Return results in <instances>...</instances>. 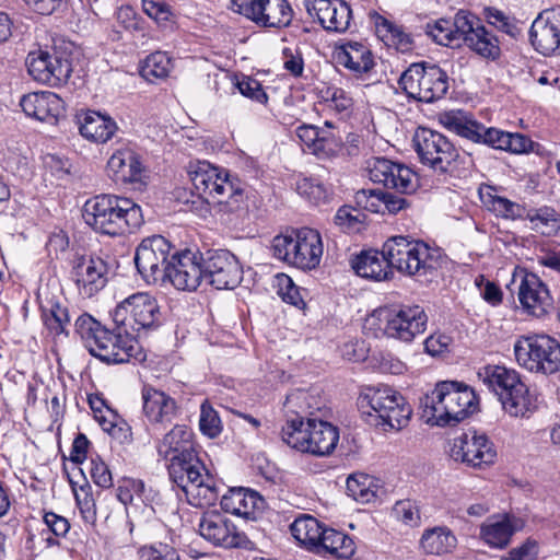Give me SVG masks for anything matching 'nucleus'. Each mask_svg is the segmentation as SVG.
Wrapping results in <instances>:
<instances>
[{"label":"nucleus","instance_id":"nucleus-57","mask_svg":"<svg viewBox=\"0 0 560 560\" xmlns=\"http://www.w3.org/2000/svg\"><path fill=\"white\" fill-rule=\"evenodd\" d=\"M491 207L494 212L505 219H524L526 208L501 196L491 197Z\"/></svg>","mask_w":560,"mask_h":560},{"label":"nucleus","instance_id":"nucleus-47","mask_svg":"<svg viewBox=\"0 0 560 560\" xmlns=\"http://www.w3.org/2000/svg\"><path fill=\"white\" fill-rule=\"evenodd\" d=\"M381 490L378 480L364 472H355L347 479L348 494L360 503H370Z\"/></svg>","mask_w":560,"mask_h":560},{"label":"nucleus","instance_id":"nucleus-27","mask_svg":"<svg viewBox=\"0 0 560 560\" xmlns=\"http://www.w3.org/2000/svg\"><path fill=\"white\" fill-rule=\"evenodd\" d=\"M72 276L80 294L91 298L106 285L108 265L102 257L82 256L75 261Z\"/></svg>","mask_w":560,"mask_h":560},{"label":"nucleus","instance_id":"nucleus-38","mask_svg":"<svg viewBox=\"0 0 560 560\" xmlns=\"http://www.w3.org/2000/svg\"><path fill=\"white\" fill-rule=\"evenodd\" d=\"M79 130L82 137L97 143L107 142L116 132V122L107 115L88 110L78 115Z\"/></svg>","mask_w":560,"mask_h":560},{"label":"nucleus","instance_id":"nucleus-31","mask_svg":"<svg viewBox=\"0 0 560 560\" xmlns=\"http://www.w3.org/2000/svg\"><path fill=\"white\" fill-rule=\"evenodd\" d=\"M20 105L32 118L55 125L65 113L63 101L54 92H35L24 95Z\"/></svg>","mask_w":560,"mask_h":560},{"label":"nucleus","instance_id":"nucleus-20","mask_svg":"<svg viewBox=\"0 0 560 560\" xmlns=\"http://www.w3.org/2000/svg\"><path fill=\"white\" fill-rule=\"evenodd\" d=\"M450 455L467 466L481 467L494 462L497 451L485 433L469 430L453 439Z\"/></svg>","mask_w":560,"mask_h":560},{"label":"nucleus","instance_id":"nucleus-62","mask_svg":"<svg viewBox=\"0 0 560 560\" xmlns=\"http://www.w3.org/2000/svg\"><path fill=\"white\" fill-rule=\"evenodd\" d=\"M236 86L242 95L258 103L264 104L268 100V96L262 90L261 84L256 79L244 77L236 83Z\"/></svg>","mask_w":560,"mask_h":560},{"label":"nucleus","instance_id":"nucleus-46","mask_svg":"<svg viewBox=\"0 0 560 560\" xmlns=\"http://www.w3.org/2000/svg\"><path fill=\"white\" fill-rule=\"evenodd\" d=\"M287 420L300 418L304 421V415H311L314 410H319V400L310 390L296 388L287 395L283 404Z\"/></svg>","mask_w":560,"mask_h":560},{"label":"nucleus","instance_id":"nucleus-4","mask_svg":"<svg viewBox=\"0 0 560 560\" xmlns=\"http://www.w3.org/2000/svg\"><path fill=\"white\" fill-rule=\"evenodd\" d=\"M187 173L194 191L206 202L221 206L222 211L234 212L244 202V185L229 171L198 160L188 164Z\"/></svg>","mask_w":560,"mask_h":560},{"label":"nucleus","instance_id":"nucleus-14","mask_svg":"<svg viewBox=\"0 0 560 560\" xmlns=\"http://www.w3.org/2000/svg\"><path fill=\"white\" fill-rule=\"evenodd\" d=\"M399 88L418 102L433 103L448 91V75L436 65L411 63L400 75Z\"/></svg>","mask_w":560,"mask_h":560},{"label":"nucleus","instance_id":"nucleus-25","mask_svg":"<svg viewBox=\"0 0 560 560\" xmlns=\"http://www.w3.org/2000/svg\"><path fill=\"white\" fill-rule=\"evenodd\" d=\"M517 296L523 311L537 318L553 310L550 290L536 273H524L518 285Z\"/></svg>","mask_w":560,"mask_h":560},{"label":"nucleus","instance_id":"nucleus-10","mask_svg":"<svg viewBox=\"0 0 560 560\" xmlns=\"http://www.w3.org/2000/svg\"><path fill=\"white\" fill-rule=\"evenodd\" d=\"M420 162L439 174H452L471 162L470 155L460 153L443 133L419 127L412 139Z\"/></svg>","mask_w":560,"mask_h":560},{"label":"nucleus","instance_id":"nucleus-32","mask_svg":"<svg viewBox=\"0 0 560 560\" xmlns=\"http://www.w3.org/2000/svg\"><path fill=\"white\" fill-rule=\"evenodd\" d=\"M355 203L373 213L397 214L410 207L406 197L382 189H361L355 192Z\"/></svg>","mask_w":560,"mask_h":560},{"label":"nucleus","instance_id":"nucleus-44","mask_svg":"<svg viewBox=\"0 0 560 560\" xmlns=\"http://www.w3.org/2000/svg\"><path fill=\"white\" fill-rule=\"evenodd\" d=\"M325 526L314 516L303 514L294 520L290 526L292 536L306 549L315 552Z\"/></svg>","mask_w":560,"mask_h":560},{"label":"nucleus","instance_id":"nucleus-1","mask_svg":"<svg viewBox=\"0 0 560 560\" xmlns=\"http://www.w3.org/2000/svg\"><path fill=\"white\" fill-rule=\"evenodd\" d=\"M110 315L116 325L114 330L84 313L75 319V334L90 354L106 364L142 361L144 355L135 334L159 327L161 313L156 300L138 292L121 301Z\"/></svg>","mask_w":560,"mask_h":560},{"label":"nucleus","instance_id":"nucleus-24","mask_svg":"<svg viewBox=\"0 0 560 560\" xmlns=\"http://www.w3.org/2000/svg\"><path fill=\"white\" fill-rule=\"evenodd\" d=\"M529 42L544 56L560 54V7L540 12L529 28Z\"/></svg>","mask_w":560,"mask_h":560},{"label":"nucleus","instance_id":"nucleus-59","mask_svg":"<svg viewBox=\"0 0 560 560\" xmlns=\"http://www.w3.org/2000/svg\"><path fill=\"white\" fill-rule=\"evenodd\" d=\"M363 219L364 214L360 210L342 206L335 215V223L343 231H357Z\"/></svg>","mask_w":560,"mask_h":560},{"label":"nucleus","instance_id":"nucleus-17","mask_svg":"<svg viewBox=\"0 0 560 560\" xmlns=\"http://www.w3.org/2000/svg\"><path fill=\"white\" fill-rule=\"evenodd\" d=\"M25 66L35 81L52 88L66 84L72 73L69 58L56 50L43 48L31 50L26 56Z\"/></svg>","mask_w":560,"mask_h":560},{"label":"nucleus","instance_id":"nucleus-7","mask_svg":"<svg viewBox=\"0 0 560 560\" xmlns=\"http://www.w3.org/2000/svg\"><path fill=\"white\" fill-rule=\"evenodd\" d=\"M444 126L457 136L474 143L514 154L527 153L534 142L525 135L486 127L464 110H451L443 115Z\"/></svg>","mask_w":560,"mask_h":560},{"label":"nucleus","instance_id":"nucleus-48","mask_svg":"<svg viewBox=\"0 0 560 560\" xmlns=\"http://www.w3.org/2000/svg\"><path fill=\"white\" fill-rule=\"evenodd\" d=\"M172 60L166 52L150 54L140 67V74L147 81L154 83L168 77L172 70Z\"/></svg>","mask_w":560,"mask_h":560},{"label":"nucleus","instance_id":"nucleus-21","mask_svg":"<svg viewBox=\"0 0 560 560\" xmlns=\"http://www.w3.org/2000/svg\"><path fill=\"white\" fill-rule=\"evenodd\" d=\"M203 270V254L185 248L172 254L166 279L178 290L195 291L205 281Z\"/></svg>","mask_w":560,"mask_h":560},{"label":"nucleus","instance_id":"nucleus-56","mask_svg":"<svg viewBox=\"0 0 560 560\" xmlns=\"http://www.w3.org/2000/svg\"><path fill=\"white\" fill-rule=\"evenodd\" d=\"M279 284V295L282 301L295 306L299 310H303L305 307V302L301 294V289L295 285L292 279L285 275L278 277Z\"/></svg>","mask_w":560,"mask_h":560},{"label":"nucleus","instance_id":"nucleus-26","mask_svg":"<svg viewBox=\"0 0 560 560\" xmlns=\"http://www.w3.org/2000/svg\"><path fill=\"white\" fill-rule=\"evenodd\" d=\"M198 533L207 541L223 548L241 547L245 540V536L237 532L231 520L217 511L202 514Z\"/></svg>","mask_w":560,"mask_h":560},{"label":"nucleus","instance_id":"nucleus-36","mask_svg":"<svg viewBox=\"0 0 560 560\" xmlns=\"http://www.w3.org/2000/svg\"><path fill=\"white\" fill-rule=\"evenodd\" d=\"M351 267L354 272L362 278L382 281L389 278L392 268L387 260V255L382 252L369 249L362 250L351 259Z\"/></svg>","mask_w":560,"mask_h":560},{"label":"nucleus","instance_id":"nucleus-3","mask_svg":"<svg viewBox=\"0 0 560 560\" xmlns=\"http://www.w3.org/2000/svg\"><path fill=\"white\" fill-rule=\"evenodd\" d=\"M82 217L95 232L109 236L131 233L144 222L141 207L133 200L105 194L86 200Z\"/></svg>","mask_w":560,"mask_h":560},{"label":"nucleus","instance_id":"nucleus-60","mask_svg":"<svg viewBox=\"0 0 560 560\" xmlns=\"http://www.w3.org/2000/svg\"><path fill=\"white\" fill-rule=\"evenodd\" d=\"M89 471L93 482L100 488L109 489L113 486L112 471L98 456L91 457Z\"/></svg>","mask_w":560,"mask_h":560},{"label":"nucleus","instance_id":"nucleus-5","mask_svg":"<svg viewBox=\"0 0 560 560\" xmlns=\"http://www.w3.org/2000/svg\"><path fill=\"white\" fill-rule=\"evenodd\" d=\"M167 470L170 479L183 491L190 505L211 506L220 498L221 482L208 471L196 451L172 458Z\"/></svg>","mask_w":560,"mask_h":560},{"label":"nucleus","instance_id":"nucleus-15","mask_svg":"<svg viewBox=\"0 0 560 560\" xmlns=\"http://www.w3.org/2000/svg\"><path fill=\"white\" fill-rule=\"evenodd\" d=\"M385 337L402 343H411L424 334L429 316L419 304H399L385 306L377 311Z\"/></svg>","mask_w":560,"mask_h":560},{"label":"nucleus","instance_id":"nucleus-53","mask_svg":"<svg viewBox=\"0 0 560 560\" xmlns=\"http://www.w3.org/2000/svg\"><path fill=\"white\" fill-rule=\"evenodd\" d=\"M44 523L48 528V532L54 534L55 537L47 536L45 539L48 547L59 546V539L60 537H65L69 529H70V523L69 521L58 515L54 512H46L44 514Z\"/></svg>","mask_w":560,"mask_h":560},{"label":"nucleus","instance_id":"nucleus-23","mask_svg":"<svg viewBox=\"0 0 560 560\" xmlns=\"http://www.w3.org/2000/svg\"><path fill=\"white\" fill-rule=\"evenodd\" d=\"M462 32L460 44L464 43L479 57L494 61L501 56L500 42L474 13L466 11L465 19L459 22Z\"/></svg>","mask_w":560,"mask_h":560},{"label":"nucleus","instance_id":"nucleus-54","mask_svg":"<svg viewBox=\"0 0 560 560\" xmlns=\"http://www.w3.org/2000/svg\"><path fill=\"white\" fill-rule=\"evenodd\" d=\"M77 506L79 508L80 514L83 521L88 524H94L96 522V504L91 492V487H81L74 492Z\"/></svg>","mask_w":560,"mask_h":560},{"label":"nucleus","instance_id":"nucleus-11","mask_svg":"<svg viewBox=\"0 0 560 560\" xmlns=\"http://www.w3.org/2000/svg\"><path fill=\"white\" fill-rule=\"evenodd\" d=\"M271 248L275 257L303 270L316 268L323 255L322 236L311 228L275 236Z\"/></svg>","mask_w":560,"mask_h":560},{"label":"nucleus","instance_id":"nucleus-12","mask_svg":"<svg viewBox=\"0 0 560 560\" xmlns=\"http://www.w3.org/2000/svg\"><path fill=\"white\" fill-rule=\"evenodd\" d=\"M370 407L369 416L384 431L400 430L407 425L412 413L409 404L388 385L370 386L361 396V407Z\"/></svg>","mask_w":560,"mask_h":560},{"label":"nucleus","instance_id":"nucleus-16","mask_svg":"<svg viewBox=\"0 0 560 560\" xmlns=\"http://www.w3.org/2000/svg\"><path fill=\"white\" fill-rule=\"evenodd\" d=\"M172 244L162 235L145 237L138 245L135 264L147 283H158L166 279L171 266Z\"/></svg>","mask_w":560,"mask_h":560},{"label":"nucleus","instance_id":"nucleus-63","mask_svg":"<svg viewBox=\"0 0 560 560\" xmlns=\"http://www.w3.org/2000/svg\"><path fill=\"white\" fill-rule=\"evenodd\" d=\"M479 289L481 298L492 306H498L502 302V291L494 282L486 280L483 276H479L475 280Z\"/></svg>","mask_w":560,"mask_h":560},{"label":"nucleus","instance_id":"nucleus-2","mask_svg":"<svg viewBox=\"0 0 560 560\" xmlns=\"http://www.w3.org/2000/svg\"><path fill=\"white\" fill-rule=\"evenodd\" d=\"M427 422L435 425L456 424L479 411L475 389L458 381L439 382L420 402Z\"/></svg>","mask_w":560,"mask_h":560},{"label":"nucleus","instance_id":"nucleus-37","mask_svg":"<svg viewBox=\"0 0 560 560\" xmlns=\"http://www.w3.org/2000/svg\"><path fill=\"white\" fill-rule=\"evenodd\" d=\"M194 433L185 424L174 425L156 444V451L161 458L171 462L172 458L183 457L191 453L194 447Z\"/></svg>","mask_w":560,"mask_h":560},{"label":"nucleus","instance_id":"nucleus-34","mask_svg":"<svg viewBox=\"0 0 560 560\" xmlns=\"http://www.w3.org/2000/svg\"><path fill=\"white\" fill-rule=\"evenodd\" d=\"M517 528L516 517L509 514L492 515L480 526V538L491 548L503 549Z\"/></svg>","mask_w":560,"mask_h":560},{"label":"nucleus","instance_id":"nucleus-61","mask_svg":"<svg viewBox=\"0 0 560 560\" xmlns=\"http://www.w3.org/2000/svg\"><path fill=\"white\" fill-rule=\"evenodd\" d=\"M394 514L397 520L409 526H416L420 522V511L418 505L410 500L396 502L394 505Z\"/></svg>","mask_w":560,"mask_h":560},{"label":"nucleus","instance_id":"nucleus-30","mask_svg":"<svg viewBox=\"0 0 560 560\" xmlns=\"http://www.w3.org/2000/svg\"><path fill=\"white\" fill-rule=\"evenodd\" d=\"M143 413L147 420L153 425L166 427L179 415L176 400L168 394L144 386L142 388Z\"/></svg>","mask_w":560,"mask_h":560},{"label":"nucleus","instance_id":"nucleus-13","mask_svg":"<svg viewBox=\"0 0 560 560\" xmlns=\"http://www.w3.org/2000/svg\"><path fill=\"white\" fill-rule=\"evenodd\" d=\"M517 364L530 373L560 372V343L547 335L522 336L513 346Z\"/></svg>","mask_w":560,"mask_h":560},{"label":"nucleus","instance_id":"nucleus-43","mask_svg":"<svg viewBox=\"0 0 560 560\" xmlns=\"http://www.w3.org/2000/svg\"><path fill=\"white\" fill-rule=\"evenodd\" d=\"M456 544V536L446 526H435L425 529L420 539L422 550L425 553L436 556L452 552Z\"/></svg>","mask_w":560,"mask_h":560},{"label":"nucleus","instance_id":"nucleus-58","mask_svg":"<svg viewBox=\"0 0 560 560\" xmlns=\"http://www.w3.org/2000/svg\"><path fill=\"white\" fill-rule=\"evenodd\" d=\"M296 137L312 153L320 154L325 139L319 138V130L311 125H301L295 130Z\"/></svg>","mask_w":560,"mask_h":560},{"label":"nucleus","instance_id":"nucleus-42","mask_svg":"<svg viewBox=\"0 0 560 560\" xmlns=\"http://www.w3.org/2000/svg\"><path fill=\"white\" fill-rule=\"evenodd\" d=\"M354 541L345 533L325 527L315 553L322 557L349 559L354 553Z\"/></svg>","mask_w":560,"mask_h":560},{"label":"nucleus","instance_id":"nucleus-51","mask_svg":"<svg viewBox=\"0 0 560 560\" xmlns=\"http://www.w3.org/2000/svg\"><path fill=\"white\" fill-rule=\"evenodd\" d=\"M222 429L223 427L218 411L208 400H205L200 406V432L210 439H215L221 434Z\"/></svg>","mask_w":560,"mask_h":560},{"label":"nucleus","instance_id":"nucleus-41","mask_svg":"<svg viewBox=\"0 0 560 560\" xmlns=\"http://www.w3.org/2000/svg\"><path fill=\"white\" fill-rule=\"evenodd\" d=\"M465 14V10H459L453 20L439 19L434 22H429L425 25V34L439 45L458 47L460 46L462 36L459 22H463Z\"/></svg>","mask_w":560,"mask_h":560},{"label":"nucleus","instance_id":"nucleus-45","mask_svg":"<svg viewBox=\"0 0 560 560\" xmlns=\"http://www.w3.org/2000/svg\"><path fill=\"white\" fill-rule=\"evenodd\" d=\"M524 220L533 231L545 236H553L560 230V214L549 206L526 209Z\"/></svg>","mask_w":560,"mask_h":560},{"label":"nucleus","instance_id":"nucleus-35","mask_svg":"<svg viewBox=\"0 0 560 560\" xmlns=\"http://www.w3.org/2000/svg\"><path fill=\"white\" fill-rule=\"evenodd\" d=\"M314 10L327 31L342 33L350 26L352 11L345 0H315Z\"/></svg>","mask_w":560,"mask_h":560},{"label":"nucleus","instance_id":"nucleus-22","mask_svg":"<svg viewBox=\"0 0 560 560\" xmlns=\"http://www.w3.org/2000/svg\"><path fill=\"white\" fill-rule=\"evenodd\" d=\"M371 180L394 189L400 195H410L417 190V174L407 165L386 158H374L369 164Z\"/></svg>","mask_w":560,"mask_h":560},{"label":"nucleus","instance_id":"nucleus-39","mask_svg":"<svg viewBox=\"0 0 560 560\" xmlns=\"http://www.w3.org/2000/svg\"><path fill=\"white\" fill-rule=\"evenodd\" d=\"M335 59L338 65L357 74L365 73L374 66L370 49L359 42L341 44L335 51Z\"/></svg>","mask_w":560,"mask_h":560},{"label":"nucleus","instance_id":"nucleus-19","mask_svg":"<svg viewBox=\"0 0 560 560\" xmlns=\"http://www.w3.org/2000/svg\"><path fill=\"white\" fill-rule=\"evenodd\" d=\"M205 281L218 290L234 289L243 278L237 257L228 249H209L203 254Z\"/></svg>","mask_w":560,"mask_h":560},{"label":"nucleus","instance_id":"nucleus-6","mask_svg":"<svg viewBox=\"0 0 560 560\" xmlns=\"http://www.w3.org/2000/svg\"><path fill=\"white\" fill-rule=\"evenodd\" d=\"M477 376L511 417L524 418L536 409V398L516 370L488 364L478 370Z\"/></svg>","mask_w":560,"mask_h":560},{"label":"nucleus","instance_id":"nucleus-9","mask_svg":"<svg viewBox=\"0 0 560 560\" xmlns=\"http://www.w3.org/2000/svg\"><path fill=\"white\" fill-rule=\"evenodd\" d=\"M281 440L291 448L315 456L332 453L339 441V430L331 423L308 418L285 420L281 429Z\"/></svg>","mask_w":560,"mask_h":560},{"label":"nucleus","instance_id":"nucleus-8","mask_svg":"<svg viewBox=\"0 0 560 560\" xmlns=\"http://www.w3.org/2000/svg\"><path fill=\"white\" fill-rule=\"evenodd\" d=\"M384 253L392 269L406 276H427L441 265L440 249L420 240L394 236L384 243Z\"/></svg>","mask_w":560,"mask_h":560},{"label":"nucleus","instance_id":"nucleus-64","mask_svg":"<svg viewBox=\"0 0 560 560\" xmlns=\"http://www.w3.org/2000/svg\"><path fill=\"white\" fill-rule=\"evenodd\" d=\"M539 555L537 540L528 538L521 546L513 548L501 560H536Z\"/></svg>","mask_w":560,"mask_h":560},{"label":"nucleus","instance_id":"nucleus-18","mask_svg":"<svg viewBox=\"0 0 560 560\" xmlns=\"http://www.w3.org/2000/svg\"><path fill=\"white\" fill-rule=\"evenodd\" d=\"M108 177L120 185H132L142 189L148 184V170L142 156L130 144L115 149L106 164Z\"/></svg>","mask_w":560,"mask_h":560},{"label":"nucleus","instance_id":"nucleus-40","mask_svg":"<svg viewBox=\"0 0 560 560\" xmlns=\"http://www.w3.org/2000/svg\"><path fill=\"white\" fill-rule=\"evenodd\" d=\"M377 37L388 47L407 52L413 48L412 36L401 25H397L378 13L372 16Z\"/></svg>","mask_w":560,"mask_h":560},{"label":"nucleus","instance_id":"nucleus-33","mask_svg":"<svg viewBox=\"0 0 560 560\" xmlns=\"http://www.w3.org/2000/svg\"><path fill=\"white\" fill-rule=\"evenodd\" d=\"M264 499L258 492L245 488H232L221 497L224 512L244 518H256V513L264 508Z\"/></svg>","mask_w":560,"mask_h":560},{"label":"nucleus","instance_id":"nucleus-55","mask_svg":"<svg viewBox=\"0 0 560 560\" xmlns=\"http://www.w3.org/2000/svg\"><path fill=\"white\" fill-rule=\"evenodd\" d=\"M320 96L325 103L337 112L342 113L351 108L352 98L341 88L329 85L320 90Z\"/></svg>","mask_w":560,"mask_h":560},{"label":"nucleus","instance_id":"nucleus-29","mask_svg":"<svg viewBox=\"0 0 560 560\" xmlns=\"http://www.w3.org/2000/svg\"><path fill=\"white\" fill-rule=\"evenodd\" d=\"M245 14L262 27L282 28L290 25L293 10L287 0H249Z\"/></svg>","mask_w":560,"mask_h":560},{"label":"nucleus","instance_id":"nucleus-49","mask_svg":"<svg viewBox=\"0 0 560 560\" xmlns=\"http://www.w3.org/2000/svg\"><path fill=\"white\" fill-rule=\"evenodd\" d=\"M486 21L498 31L509 35L512 38H518L522 35V28L518 21L503 11L488 7L483 10Z\"/></svg>","mask_w":560,"mask_h":560},{"label":"nucleus","instance_id":"nucleus-52","mask_svg":"<svg viewBox=\"0 0 560 560\" xmlns=\"http://www.w3.org/2000/svg\"><path fill=\"white\" fill-rule=\"evenodd\" d=\"M137 555L139 560H180L177 549L162 541L141 546Z\"/></svg>","mask_w":560,"mask_h":560},{"label":"nucleus","instance_id":"nucleus-28","mask_svg":"<svg viewBox=\"0 0 560 560\" xmlns=\"http://www.w3.org/2000/svg\"><path fill=\"white\" fill-rule=\"evenodd\" d=\"M40 310V317L44 326L52 336L69 335L70 316L65 299L49 290V287H42L37 293Z\"/></svg>","mask_w":560,"mask_h":560},{"label":"nucleus","instance_id":"nucleus-50","mask_svg":"<svg viewBox=\"0 0 560 560\" xmlns=\"http://www.w3.org/2000/svg\"><path fill=\"white\" fill-rule=\"evenodd\" d=\"M296 191L314 203L326 202L331 194V189L327 185L313 177L299 179Z\"/></svg>","mask_w":560,"mask_h":560}]
</instances>
